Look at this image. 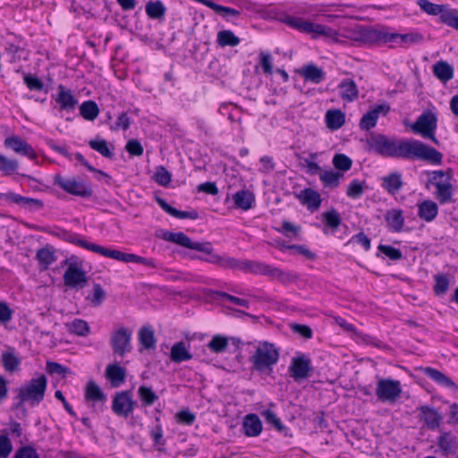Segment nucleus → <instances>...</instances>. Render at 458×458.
Segmentation results:
<instances>
[{"label":"nucleus","instance_id":"7c9ffc66","mask_svg":"<svg viewBox=\"0 0 458 458\" xmlns=\"http://www.w3.org/2000/svg\"><path fill=\"white\" fill-rule=\"evenodd\" d=\"M55 250L51 245L38 250L36 259L39 263L40 270H47L56 260Z\"/></svg>","mask_w":458,"mask_h":458},{"label":"nucleus","instance_id":"e433bc0d","mask_svg":"<svg viewBox=\"0 0 458 458\" xmlns=\"http://www.w3.org/2000/svg\"><path fill=\"white\" fill-rule=\"evenodd\" d=\"M145 11L148 18L163 21L165 16L166 7L160 0H150L146 4Z\"/></svg>","mask_w":458,"mask_h":458},{"label":"nucleus","instance_id":"49530a36","mask_svg":"<svg viewBox=\"0 0 458 458\" xmlns=\"http://www.w3.org/2000/svg\"><path fill=\"white\" fill-rule=\"evenodd\" d=\"M268 276L273 279H277L284 284L296 282L299 279V276L296 273L283 271L280 268L272 266H270Z\"/></svg>","mask_w":458,"mask_h":458},{"label":"nucleus","instance_id":"de8ad7c7","mask_svg":"<svg viewBox=\"0 0 458 458\" xmlns=\"http://www.w3.org/2000/svg\"><path fill=\"white\" fill-rule=\"evenodd\" d=\"M79 110L80 114L87 121H94L99 114L98 106L93 100L84 101Z\"/></svg>","mask_w":458,"mask_h":458},{"label":"nucleus","instance_id":"b1692460","mask_svg":"<svg viewBox=\"0 0 458 458\" xmlns=\"http://www.w3.org/2000/svg\"><path fill=\"white\" fill-rule=\"evenodd\" d=\"M295 197L310 211L318 210L321 205L320 194L311 188L301 191L295 194Z\"/></svg>","mask_w":458,"mask_h":458},{"label":"nucleus","instance_id":"338daca9","mask_svg":"<svg viewBox=\"0 0 458 458\" xmlns=\"http://www.w3.org/2000/svg\"><path fill=\"white\" fill-rule=\"evenodd\" d=\"M150 436L154 441V445L157 446L158 451H162L164 445H165V440L163 437V429L161 425L155 426L151 431Z\"/></svg>","mask_w":458,"mask_h":458},{"label":"nucleus","instance_id":"4c0bfd02","mask_svg":"<svg viewBox=\"0 0 458 458\" xmlns=\"http://www.w3.org/2000/svg\"><path fill=\"white\" fill-rule=\"evenodd\" d=\"M270 265L260 261L243 259L240 265V270L251 272L257 275L268 276Z\"/></svg>","mask_w":458,"mask_h":458},{"label":"nucleus","instance_id":"37998d69","mask_svg":"<svg viewBox=\"0 0 458 458\" xmlns=\"http://www.w3.org/2000/svg\"><path fill=\"white\" fill-rule=\"evenodd\" d=\"M139 342L144 349H155L157 340L155 332L150 326L142 327L139 331Z\"/></svg>","mask_w":458,"mask_h":458},{"label":"nucleus","instance_id":"864d4df0","mask_svg":"<svg viewBox=\"0 0 458 458\" xmlns=\"http://www.w3.org/2000/svg\"><path fill=\"white\" fill-rule=\"evenodd\" d=\"M228 346V339L225 336L216 335L208 344V347L215 353L224 352Z\"/></svg>","mask_w":458,"mask_h":458},{"label":"nucleus","instance_id":"4be33fe9","mask_svg":"<svg viewBox=\"0 0 458 458\" xmlns=\"http://www.w3.org/2000/svg\"><path fill=\"white\" fill-rule=\"evenodd\" d=\"M305 81L321 83L326 78L324 70L313 63L307 64L296 71Z\"/></svg>","mask_w":458,"mask_h":458},{"label":"nucleus","instance_id":"dca6fc26","mask_svg":"<svg viewBox=\"0 0 458 458\" xmlns=\"http://www.w3.org/2000/svg\"><path fill=\"white\" fill-rule=\"evenodd\" d=\"M105 257L115 259V260L126 262V263L134 262V263L142 264L147 267H153V268L157 267V264L156 260L153 259L144 258V257L133 254V253H124V252H122L117 250L106 249Z\"/></svg>","mask_w":458,"mask_h":458},{"label":"nucleus","instance_id":"72a5a7b5","mask_svg":"<svg viewBox=\"0 0 458 458\" xmlns=\"http://www.w3.org/2000/svg\"><path fill=\"white\" fill-rule=\"evenodd\" d=\"M385 220L391 231L399 233L403 230L404 217L401 209L388 210L385 215Z\"/></svg>","mask_w":458,"mask_h":458},{"label":"nucleus","instance_id":"bf43d9fd","mask_svg":"<svg viewBox=\"0 0 458 458\" xmlns=\"http://www.w3.org/2000/svg\"><path fill=\"white\" fill-rule=\"evenodd\" d=\"M434 292L437 295H443L448 291L449 279L445 274H437L434 276Z\"/></svg>","mask_w":458,"mask_h":458},{"label":"nucleus","instance_id":"680f3d73","mask_svg":"<svg viewBox=\"0 0 458 458\" xmlns=\"http://www.w3.org/2000/svg\"><path fill=\"white\" fill-rule=\"evenodd\" d=\"M23 81L30 90L40 91L44 89V82L38 76L32 73H25Z\"/></svg>","mask_w":458,"mask_h":458},{"label":"nucleus","instance_id":"20e7f679","mask_svg":"<svg viewBox=\"0 0 458 458\" xmlns=\"http://www.w3.org/2000/svg\"><path fill=\"white\" fill-rule=\"evenodd\" d=\"M453 170L451 168L431 172L428 183L436 188L435 197L440 204L453 202L454 187L452 185Z\"/></svg>","mask_w":458,"mask_h":458},{"label":"nucleus","instance_id":"e2e57ef3","mask_svg":"<svg viewBox=\"0 0 458 458\" xmlns=\"http://www.w3.org/2000/svg\"><path fill=\"white\" fill-rule=\"evenodd\" d=\"M46 369L50 375H60L65 377L67 374H70V369L55 361H47Z\"/></svg>","mask_w":458,"mask_h":458},{"label":"nucleus","instance_id":"393cba45","mask_svg":"<svg viewBox=\"0 0 458 458\" xmlns=\"http://www.w3.org/2000/svg\"><path fill=\"white\" fill-rule=\"evenodd\" d=\"M55 101L60 106V109L67 112L73 111L78 104L77 98L74 97L71 89H66L60 84L57 88V95Z\"/></svg>","mask_w":458,"mask_h":458},{"label":"nucleus","instance_id":"a211bd4d","mask_svg":"<svg viewBox=\"0 0 458 458\" xmlns=\"http://www.w3.org/2000/svg\"><path fill=\"white\" fill-rule=\"evenodd\" d=\"M0 199L5 201L15 203L21 208L29 210H38L44 207L42 200L29 197H23L14 192L0 193Z\"/></svg>","mask_w":458,"mask_h":458},{"label":"nucleus","instance_id":"09e8293b","mask_svg":"<svg viewBox=\"0 0 458 458\" xmlns=\"http://www.w3.org/2000/svg\"><path fill=\"white\" fill-rule=\"evenodd\" d=\"M138 395L141 401L142 406L144 407L153 405L158 399V395L153 391L152 387L145 385H142L138 388Z\"/></svg>","mask_w":458,"mask_h":458},{"label":"nucleus","instance_id":"13d9d810","mask_svg":"<svg viewBox=\"0 0 458 458\" xmlns=\"http://www.w3.org/2000/svg\"><path fill=\"white\" fill-rule=\"evenodd\" d=\"M69 331L80 336H86L89 333V324L79 318H75L69 326Z\"/></svg>","mask_w":458,"mask_h":458},{"label":"nucleus","instance_id":"c85d7f7f","mask_svg":"<svg viewBox=\"0 0 458 458\" xmlns=\"http://www.w3.org/2000/svg\"><path fill=\"white\" fill-rule=\"evenodd\" d=\"M242 428L247 437H258L262 431V422L257 414L250 413L244 417Z\"/></svg>","mask_w":458,"mask_h":458},{"label":"nucleus","instance_id":"aec40b11","mask_svg":"<svg viewBox=\"0 0 458 458\" xmlns=\"http://www.w3.org/2000/svg\"><path fill=\"white\" fill-rule=\"evenodd\" d=\"M418 411H420V420L428 429L435 430L439 428L442 415L436 408L422 405L418 408Z\"/></svg>","mask_w":458,"mask_h":458},{"label":"nucleus","instance_id":"9d476101","mask_svg":"<svg viewBox=\"0 0 458 458\" xmlns=\"http://www.w3.org/2000/svg\"><path fill=\"white\" fill-rule=\"evenodd\" d=\"M137 402L132 398L131 390L115 393L112 401V411L118 417L127 419L132 414Z\"/></svg>","mask_w":458,"mask_h":458},{"label":"nucleus","instance_id":"bb28decb","mask_svg":"<svg viewBox=\"0 0 458 458\" xmlns=\"http://www.w3.org/2000/svg\"><path fill=\"white\" fill-rule=\"evenodd\" d=\"M156 201L159 205V207L171 215L172 216H174L179 219H198L199 218V213L196 210L191 211H181L176 209L175 208L169 205L164 199L160 197H156Z\"/></svg>","mask_w":458,"mask_h":458},{"label":"nucleus","instance_id":"c756f323","mask_svg":"<svg viewBox=\"0 0 458 458\" xmlns=\"http://www.w3.org/2000/svg\"><path fill=\"white\" fill-rule=\"evenodd\" d=\"M1 362L5 371L13 373L19 370L21 360L14 349L9 348L2 352Z\"/></svg>","mask_w":458,"mask_h":458},{"label":"nucleus","instance_id":"8fccbe9b","mask_svg":"<svg viewBox=\"0 0 458 458\" xmlns=\"http://www.w3.org/2000/svg\"><path fill=\"white\" fill-rule=\"evenodd\" d=\"M217 44L221 47H236L240 44V38L230 30H224L217 33Z\"/></svg>","mask_w":458,"mask_h":458},{"label":"nucleus","instance_id":"a18cd8bd","mask_svg":"<svg viewBox=\"0 0 458 458\" xmlns=\"http://www.w3.org/2000/svg\"><path fill=\"white\" fill-rule=\"evenodd\" d=\"M343 177L344 174L342 173L334 170L323 171L319 174V179L324 187L330 189L336 188L340 183V179Z\"/></svg>","mask_w":458,"mask_h":458},{"label":"nucleus","instance_id":"69168bd1","mask_svg":"<svg viewBox=\"0 0 458 458\" xmlns=\"http://www.w3.org/2000/svg\"><path fill=\"white\" fill-rule=\"evenodd\" d=\"M155 181L159 185L166 187L172 181V174L164 166H159L155 173Z\"/></svg>","mask_w":458,"mask_h":458},{"label":"nucleus","instance_id":"a878e982","mask_svg":"<svg viewBox=\"0 0 458 458\" xmlns=\"http://www.w3.org/2000/svg\"><path fill=\"white\" fill-rule=\"evenodd\" d=\"M423 372L438 385L452 389L454 392H458V386L440 370L431 367H426L423 369Z\"/></svg>","mask_w":458,"mask_h":458},{"label":"nucleus","instance_id":"4468645a","mask_svg":"<svg viewBox=\"0 0 458 458\" xmlns=\"http://www.w3.org/2000/svg\"><path fill=\"white\" fill-rule=\"evenodd\" d=\"M440 454L445 458H458V438L452 432H442L437 438Z\"/></svg>","mask_w":458,"mask_h":458},{"label":"nucleus","instance_id":"c03bdc74","mask_svg":"<svg viewBox=\"0 0 458 458\" xmlns=\"http://www.w3.org/2000/svg\"><path fill=\"white\" fill-rule=\"evenodd\" d=\"M325 119L327 128L331 130H337L344 125L345 122V115L341 110L332 109L326 113Z\"/></svg>","mask_w":458,"mask_h":458},{"label":"nucleus","instance_id":"052dcab7","mask_svg":"<svg viewBox=\"0 0 458 458\" xmlns=\"http://www.w3.org/2000/svg\"><path fill=\"white\" fill-rule=\"evenodd\" d=\"M19 167L18 161L15 159H9L6 157L0 154V171L4 175H10L13 174Z\"/></svg>","mask_w":458,"mask_h":458},{"label":"nucleus","instance_id":"6e6d98bb","mask_svg":"<svg viewBox=\"0 0 458 458\" xmlns=\"http://www.w3.org/2000/svg\"><path fill=\"white\" fill-rule=\"evenodd\" d=\"M261 415L266 422L272 425L277 431L284 432L286 429V427L272 410L267 409L261 412Z\"/></svg>","mask_w":458,"mask_h":458},{"label":"nucleus","instance_id":"423d86ee","mask_svg":"<svg viewBox=\"0 0 458 458\" xmlns=\"http://www.w3.org/2000/svg\"><path fill=\"white\" fill-rule=\"evenodd\" d=\"M410 127L413 133L429 139L437 145L439 143L436 138L437 117L431 110L424 111Z\"/></svg>","mask_w":458,"mask_h":458},{"label":"nucleus","instance_id":"f8f14e48","mask_svg":"<svg viewBox=\"0 0 458 458\" xmlns=\"http://www.w3.org/2000/svg\"><path fill=\"white\" fill-rule=\"evenodd\" d=\"M312 371L311 360L307 355L301 354L292 358L289 373L294 381L298 382L309 378Z\"/></svg>","mask_w":458,"mask_h":458},{"label":"nucleus","instance_id":"79ce46f5","mask_svg":"<svg viewBox=\"0 0 458 458\" xmlns=\"http://www.w3.org/2000/svg\"><path fill=\"white\" fill-rule=\"evenodd\" d=\"M433 73L442 82H447L454 77V68L445 61H438L433 66Z\"/></svg>","mask_w":458,"mask_h":458},{"label":"nucleus","instance_id":"412c9836","mask_svg":"<svg viewBox=\"0 0 458 458\" xmlns=\"http://www.w3.org/2000/svg\"><path fill=\"white\" fill-rule=\"evenodd\" d=\"M390 110L387 104H381L376 106L373 109L367 112L360 121V128L361 130L369 131L377 125V119L380 114H386Z\"/></svg>","mask_w":458,"mask_h":458},{"label":"nucleus","instance_id":"3c124183","mask_svg":"<svg viewBox=\"0 0 458 458\" xmlns=\"http://www.w3.org/2000/svg\"><path fill=\"white\" fill-rule=\"evenodd\" d=\"M89 147L103 157L114 159V154L109 148L108 142L104 139H94L89 141Z\"/></svg>","mask_w":458,"mask_h":458},{"label":"nucleus","instance_id":"c9c22d12","mask_svg":"<svg viewBox=\"0 0 458 458\" xmlns=\"http://www.w3.org/2000/svg\"><path fill=\"white\" fill-rule=\"evenodd\" d=\"M170 359L175 363H181L192 359V354L186 348L183 341L176 342L171 348Z\"/></svg>","mask_w":458,"mask_h":458},{"label":"nucleus","instance_id":"a19ab883","mask_svg":"<svg viewBox=\"0 0 458 458\" xmlns=\"http://www.w3.org/2000/svg\"><path fill=\"white\" fill-rule=\"evenodd\" d=\"M417 4L424 13L429 15H439L440 21L443 14L449 13L451 10L446 5L434 4L428 0H418Z\"/></svg>","mask_w":458,"mask_h":458},{"label":"nucleus","instance_id":"5701e85b","mask_svg":"<svg viewBox=\"0 0 458 458\" xmlns=\"http://www.w3.org/2000/svg\"><path fill=\"white\" fill-rule=\"evenodd\" d=\"M403 184V174L398 171L391 172L381 178V187L390 195L397 194Z\"/></svg>","mask_w":458,"mask_h":458},{"label":"nucleus","instance_id":"4d7b16f0","mask_svg":"<svg viewBox=\"0 0 458 458\" xmlns=\"http://www.w3.org/2000/svg\"><path fill=\"white\" fill-rule=\"evenodd\" d=\"M333 165L337 170L346 172L352 168V160L348 156L339 153L334 156Z\"/></svg>","mask_w":458,"mask_h":458},{"label":"nucleus","instance_id":"774afa93","mask_svg":"<svg viewBox=\"0 0 458 458\" xmlns=\"http://www.w3.org/2000/svg\"><path fill=\"white\" fill-rule=\"evenodd\" d=\"M441 22L458 30V11L452 9L449 13L443 14Z\"/></svg>","mask_w":458,"mask_h":458},{"label":"nucleus","instance_id":"2eb2a0df","mask_svg":"<svg viewBox=\"0 0 458 458\" xmlns=\"http://www.w3.org/2000/svg\"><path fill=\"white\" fill-rule=\"evenodd\" d=\"M359 40L369 45L388 43V32L384 29L361 27L358 32Z\"/></svg>","mask_w":458,"mask_h":458},{"label":"nucleus","instance_id":"0eeeda50","mask_svg":"<svg viewBox=\"0 0 458 458\" xmlns=\"http://www.w3.org/2000/svg\"><path fill=\"white\" fill-rule=\"evenodd\" d=\"M281 21L291 28L296 29L301 32L314 33L318 36L329 38L336 35V31L328 26L304 21L299 17L285 15Z\"/></svg>","mask_w":458,"mask_h":458},{"label":"nucleus","instance_id":"f3484780","mask_svg":"<svg viewBox=\"0 0 458 458\" xmlns=\"http://www.w3.org/2000/svg\"><path fill=\"white\" fill-rule=\"evenodd\" d=\"M58 237L64 240L67 242L78 245L81 248H84L88 250L98 253L102 256H105L106 249L101 245H98L96 243L88 242L82 238H81L77 233H70L65 230H62L57 233Z\"/></svg>","mask_w":458,"mask_h":458},{"label":"nucleus","instance_id":"f03ea898","mask_svg":"<svg viewBox=\"0 0 458 458\" xmlns=\"http://www.w3.org/2000/svg\"><path fill=\"white\" fill-rule=\"evenodd\" d=\"M47 386V378L43 374L26 381L17 389L18 394L15 396L17 402L13 404V408L16 410L22 409L25 413V403H29L31 406L38 405L44 400Z\"/></svg>","mask_w":458,"mask_h":458},{"label":"nucleus","instance_id":"7ed1b4c3","mask_svg":"<svg viewBox=\"0 0 458 458\" xmlns=\"http://www.w3.org/2000/svg\"><path fill=\"white\" fill-rule=\"evenodd\" d=\"M280 357L279 349L272 343L264 341L259 344L250 358L251 369L260 374L270 375Z\"/></svg>","mask_w":458,"mask_h":458},{"label":"nucleus","instance_id":"39448f33","mask_svg":"<svg viewBox=\"0 0 458 458\" xmlns=\"http://www.w3.org/2000/svg\"><path fill=\"white\" fill-rule=\"evenodd\" d=\"M54 184L68 194L89 199L93 195V189L89 182L81 178L64 177L59 174L53 177Z\"/></svg>","mask_w":458,"mask_h":458},{"label":"nucleus","instance_id":"473e14b6","mask_svg":"<svg viewBox=\"0 0 458 458\" xmlns=\"http://www.w3.org/2000/svg\"><path fill=\"white\" fill-rule=\"evenodd\" d=\"M340 97L347 102H352L359 97V89L352 79H344L338 85Z\"/></svg>","mask_w":458,"mask_h":458},{"label":"nucleus","instance_id":"f704fd0d","mask_svg":"<svg viewBox=\"0 0 458 458\" xmlns=\"http://www.w3.org/2000/svg\"><path fill=\"white\" fill-rule=\"evenodd\" d=\"M233 199L236 208L242 210H249L253 207L255 196L248 190H242L233 195Z\"/></svg>","mask_w":458,"mask_h":458},{"label":"nucleus","instance_id":"6e6552de","mask_svg":"<svg viewBox=\"0 0 458 458\" xmlns=\"http://www.w3.org/2000/svg\"><path fill=\"white\" fill-rule=\"evenodd\" d=\"M161 237L166 242L176 243L180 246L207 254H210L211 251H213V247L210 242H192L191 238L182 232L173 233L169 231H164Z\"/></svg>","mask_w":458,"mask_h":458},{"label":"nucleus","instance_id":"cd10ccee","mask_svg":"<svg viewBox=\"0 0 458 458\" xmlns=\"http://www.w3.org/2000/svg\"><path fill=\"white\" fill-rule=\"evenodd\" d=\"M106 377L112 386L118 387L125 382L126 369L116 364H109L106 369Z\"/></svg>","mask_w":458,"mask_h":458},{"label":"nucleus","instance_id":"ea45409f","mask_svg":"<svg viewBox=\"0 0 458 458\" xmlns=\"http://www.w3.org/2000/svg\"><path fill=\"white\" fill-rule=\"evenodd\" d=\"M85 399L93 403L100 402L104 403L106 401V396L98 385L95 381L90 380L86 385Z\"/></svg>","mask_w":458,"mask_h":458},{"label":"nucleus","instance_id":"2f4dec72","mask_svg":"<svg viewBox=\"0 0 458 458\" xmlns=\"http://www.w3.org/2000/svg\"><path fill=\"white\" fill-rule=\"evenodd\" d=\"M438 214V207L430 199L423 200L418 204V216L426 222L433 221Z\"/></svg>","mask_w":458,"mask_h":458},{"label":"nucleus","instance_id":"ddd939ff","mask_svg":"<svg viewBox=\"0 0 458 458\" xmlns=\"http://www.w3.org/2000/svg\"><path fill=\"white\" fill-rule=\"evenodd\" d=\"M64 284L71 289H82L88 284V276L82 268V265L72 263L67 267L64 274Z\"/></svg>","mask_w":458,"mask_h":458},{"label":"nucleus","instance_id":"1a4fd4ad","mask_svg":"<svg viewBox=\"0 0 458 458\" xmlns=\"http://www.w3.org/2000/svg\"><path fill=\"white\" fill-rule=\"evenodd\" d=\"M402 386L399 380L380 378L377 381L376 394L382 403H394L401 396Z\"/></svg>","mask_w":458,"mask_h":458},{"label":"nucleus","instance_id":"9b49d317","mask_svg":"<svg viewBox=\"0 0 458 458\" xmlns=\"http://www.w3.org/2000/svg\"><path fill=\"white\" fill-rule=\"evenodd\" d=\"M131 330L123 327L113 332L110 337V344L114 354L123 357L131 351Z\"/></svg>","mask_w":458,"mask_h":458},{"label":"nucleus","instance_id":"5fc2aeb1","mask_svg":"<svg viewBox=\"0 0 458 458\" xmlns=\"http://www.w3.org/2000/svg\"><path fill=\"white\" fill-rule=\"evenodd\" d=\"M365 189V182H361L358 179L352 180L347 187L346 194L349 198L356 199H360Z\"/></svg>","mask_w":458,"mask_h":458},{"label":"nucleus","instance_id":"6ab92c4d","mask_svg":"<svg viewBox=\"0 0 458 458\" xmlns=\"http://www.w3.org/2000/svg\"><path fill=\"white\" fill-rule=\"evenodd\" d=\"M4 146L13 149L17 154L26 156L32 160H35L38 157L32 146L18 136L7 137L4 140Z\"/></svg>","mask_w":458,"mask_h":458},{"label":"nucleus","instance_id":"603ef678","mask_svg":"<svg viewBox=\"0 0 458 458\" xmlns=\"http://www.w3.org/2000/svg\"><path fill=\"white\" fill-rule=\"evenodd\" d=\"M323 221L326 226L330 228L332 231H336L342 223V218L340 214L335 208H331L330 210L323 213Z\"/></svg>","mask_w":458,"mask_h":458},{"label":"nucleus","instance_id":"58836bf2","mask_svg":"<svg viewBox=\"0 0 458 458\" xmlns=\"http://www.w3.org/2000/svg\"><path fill=\"white\" fill-rule=\"evenodd\" d=\"M423 36L420 33H390L388 32V42L399 45L416 44L421 42Z\"/></svg>","mask_w":458,"mask_h":458},{"label":"nucleus","instance_id":"f257e3e1","mask_svg":"<svg viewBox=\"0 0 458 458\" xmlns=\"http://www.w3.org/2000/svg\"><path fill=\"white\" fill-rule=\"evenodd\" d=\"M369 151L388 157L407 160H421L430 165H440L443 154L437 148L414 139L395 140L384 134L371 133L366 139Z\"/></svg>","mask_w":458,"mask_h":458},{"label":"nucleus","instance_id":"0e129e2a","mask_svg":"<svg viewBox=\"0 0 458 458\" xmlns=\"http://www.w3.org/2000/svg\"><path fill=\"white\" fill-rule=\"evenodd\" d=\"M377 249L381 253L389 258L391 260L396 261L403 258L402 251L391 245L379 244Z\"/></svg>","mask_w":458,"mask_h":458}]
</instances>
